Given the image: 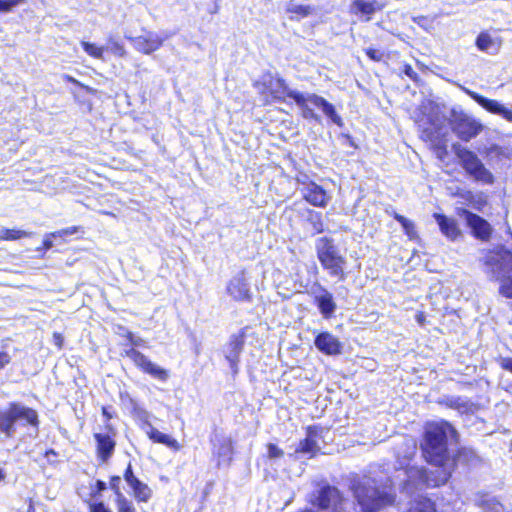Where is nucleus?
Instances as JSON below:
<instances>
[{
	"instance_id": "obj_1",
	"label": "nucleus",
	"mask_w": 512,
	"mask_h": 512,
	"mask_svg": "<svg viewBox=\"0 0 512 512\" xmlns=\"http://www.w3.org/2000/svg\"><path fill=\"white\" fill-rule=\"evenodd\" d=\"M417 452V445L413 438L405 437L401 443L395 447V455L399 467L404 470L405 479L402 489L408 495H413L416 491H421L427 487H437L445 484L450 478V472L446 468H435L427 471L422 467L412 466L410 460Z\"/></svg>"
},
{
	"instance_id": "obj_2",
	"label": "nucleus",
	"mask_w": 512,
	"mask_h": 512,
	"mask_svg": "<svg viewBox=\"0 0 512 512\" xmlns=\"http://www.w3.org/2000/svg\"><path fill=\"white\" fill-rule=\"evenodd\" d=\"M350 488L363 512H378L395 500L390 485L368 475L354 477Z\"/></svg>"
},
{
	"instance_id": "obj_3",
	"label": "nucleus",
	"mask_w": 512,
	"mask_h": 512,
	"mask_svg": "<svg viewBox=\"0 0 512 512\" xmlns=\"http://www.w3.org/2000/svg\"><path fill=\"white\" fill-rule=\"evenodd\" d=\"M455 433L453 426L445 421L426 426L422 450L426 460L436 468H444L448 459L447 439L449 435Z\"/></svg>"
},
{
	"instance_id": "obj_4",
	"label": "nucleus",
	"mask_w": 512,
	"mask_h": 512,
	"mask_svg": "<svg viewBox=\"0 0 512 512\" xmlns=\"http://www.w3.org/2000/svg\"><path fill=\"white\" fill-rule=\"evenodd\" d=\"M317 258L322 267L328 271L332 277H337L339 281L346 279L344 267L345 257L341 254L334 240L328 237H320L315 242Z\"/></svg>"
},
{
	"instance_id": "obj_5",
	"label": "nucleus",
	"mask_w": 512,
	"mask_h": 512,
	"mask_svg": "<svg viewBox=\"0 0 512 512\" xmlns=\"http://www.w3.org/2000/svg\"><path fill=\"white\" fill-rule=\"evenodd\" d=\"M486 272L500 282L501 295L512 298V253L499 251L487 257Z\"/></svg>"
},
{
	"instance_id": "obj_6",
	"label": "nucleus",
	"mask_w": 512,
	"mask_h": 512,
	"mask_svg": "<svg viewBox=\"0 0 512 512\" xmlns=\"http://www.w3.org/2000/svg\"><path fill=\"white\" fill-rule=\"evenodd\" d=\"M17 421H25L34 427L38 426V414L32 408L17 402L9 403L5 409H0V433L12 438L16 432Z\"/></svg>"
},
{
	"instance_id": "obj_7",
	"label": "nucleus",
	"mask_w": 512,
	"mask_h": 512,
	"mask_svg": "<svg viewBox=\"0 0 512 512\" xmlns=\"http://www.w3.org/2000/svg\"><path fill=\"white\" fill-rule=\"evenodd\" d=\"M452 148L461 166L470 177L484 184H492L494 182L493 174L484 166L474 152L461 146L459 143L453 144Z\"/></svg>"
},
{
	"instance_id": "obj_8",
	"label": "nucleus",
	"mask_w": 512,
	"mask_h": 512,
	"mask_svg": "<svg viewBox=\"0 0 512 512\" xmlns=\"http://www.w3.org/2000/svg\"><path fill=\"white\" fill-rule=\"evenodd\" d=\"M449 125L453 133L462 141L468 142L477 137L483 130V124L462 110L452 109Z\"/></svg>"
},
{
	"instance_id": "obj_9",
	"label": "nucleus",
	"mask_w": 512,
	"mask_h": 512,
	"mask_svg": "<svg viewBox=\"0 0 512 512\" xmlns=\"http://www.w3.org/2000/svg\"><path fill=\"white\" fill-rule=\"evenodd\" d=\"M172 36L173 33L167 31L158 34L154 31L144 30L143 35L136 37L125 35V38L130 41L136 51L150 55L160 49L164 41Z\"/></svg>"
},
{
	"instance_id": "obj_10",
	"label": "nucleus",
	"mask_w": 512,
	"mask_h": 512,
	"mask_svg": "<svg viewBox=\"0 0 512 512\" xmlns=\"http://www.w3.org/2000/svg\"><path fill=\"white\" fill-rule=\"evenodd\" d=\"M274 98H280V94H286L289 98L293 99L296 105L302 110V116L308 120L320 121V116L309 106L308 93L303 94L296 90L289 89L284 80H276V88L271 90Z\"/></svg>"
},
{
	"instance_id": "obj_11",
	"label": "nucleus",
	"mask_w": 512,
	"mask_h": 512,
	"mask_svg": "<svg viewBox=\"0 0 512 512\" xmlns=\"http://www.w3.org/2000/svg\"><path fill=\"white\" fill-rule=\"evenodd\" d=\"M457 214L466 221L476 238L483 241L490 238L492 227L484 218L464 208L458 209Z\"/></svg>"
},
{
	"instance_id": "obj_12",
	"label": "nucleus",
	"mask_w": 512,
	"mask_h": 512,
	"mask_svg": "<svg viewBox=\"0 0 512 512\" xmlns=\"http://www.w3.org/2000/svg\"><path fill=\"white\" fill-rule=\"evenodd\" d=\"M465 92L488 112L500 115L505 120L512 123V110L508 109L497 100L488 99L469 89H465Z\"/></svg>"
},
{
	"instance_id": "obj_13",
	"label": "nucleus",
	"mask_w": 512,
	"mask_h": 512,
	"mask_svg": "<svg viewBox=\"0 0 512 512\" xmlns=\"http://www.w3.org/2000/svg\"><path fill=\"white\" fill-rule=\"evenodd\" d=\"M106 428L108 430L106 433L94 434L97 443V454L102 462H106L112 456L116 445L114 430L109 425Z\"/></svg>"
},
{
	"instance_id": "obj_14",
	"label": "nucleus",
	"mask_w": 512,
	"mask_h": 512,
	"mask_svg": "<svg viewBox=\"0 0 512 512\" xmlns=\"http://www.w3.org/2000/svg\"><path fill=\"white\" fill-rule=\"evenodd\" d=\"M228 294L235 300L244 301L250 298L249 283L245 277L244 271L236 274L227 285Z\"/></svg>"
},
{
	"instance_id": "obj_15",
	"label": "nucleus",
	"mask_w": 512,
	"mask_h": 512,
	"mask_svg": "<svg viewBox=\"0 0 512 512\" xmlns=\"http://www.w3.org/2000/svg\"><path fill=\"white\" fill-rule=\"evenodd\" d=\"M299 190L303 198L316 207H325L331 199L327 192L315 182L306 187H300Z\"/></svg>"
},
{
	"instance_id": "obj_16",
	"label": "nucleus",
	"mask_w": 512,
	"mask_h": 512,
	"mask_svg": "<svg viewBox=\"0 0 512 512\" xmlns=\"http://www.w3.org/2000/svg\"><path fill=\"white\" fill-rule=\"evenodd\" d=\"M314 344L316 348L326 355H339L342 351V344L337 337L329 332L319 333Z\"/></svg>"
},
{
	"instance_id": "obj_17",
	"label": "nucleus",
	"mask_w": 512,
	"mask_h": 512,
	"mask_svg": "<svg viewBox=\"0 0 512 512\" xmlns=\"http://www.w3.org/2000/svg\"><path fill=\"white\" fill-rule=\"evenodd\" d=\"M382 8L377 0H354L350 5V12L364 21H370L372 15Z\"/></svg>"
},
{
	"instance_id": "obj_18",
	"label": "nucleus",
	"mask_w": 512,
	"mask_h": 512,
	"mask_svg": "<svg viewBox=\"0 0 512 512\" xmlns=\"http://www.w3.org/2000/svg\"><path fill=\"white\" fill-rule=\"evenodd\" d=\"M319 438L318 430L314 427H309L306 438L300 441L295 453H301L309 458L313 457L320 450Z\"/></svg>"
},
{
	"instance_id": "obj_19",
	"label": "nucleus",
	"mask_w": 512,
	"mask_h": 512,
	"mask_svg": "<svg viewBox=\"0 0 512 512\" xmlns=\"http://www.w3.org/2000/svg\"><path fill=\"white\" fill-rule=\"evenodd\" d=\"M244 346V339L241 335H232L226 347L225 357L234 373L238 370L239 356Z\"/></svg>"
},
{
	"instance_id": "obj_20",
	"label": "nucleus",
	"mask_w": 512,
	"mask_h": 512,
	"mask_svg": "<svg viewBox=\"0 0 512 512\" xmlns=\"http://www.w3.org/2000/svg\"><path fill=\"white\" fill-rule=\"evenodd\" d=\"M341 502V494L339 490L332 486H325L320 489L316 498V504L321 509L337 507Z\"/></svg>"
},
{
	"instance_id": "obj_21",
	"label": "nucleus",
	"mask_w": 512,
	"mask_h": 512,
	"mask_svg": "<svg viewBox=\"0 0 512 512\" xmlns=\"http://www.w3.org/2000/svg\"><path fill=\"white\" fill-rule=\"evenodd\" d=\"M315 301L321 314L325 318H330L336 310V303L333 300L332 294L323 286L318 287Z\"/></svg>"
},
{
	"instance_id": "obj_22",
	"label": "nucleus",
	"mask_w": 512,
	"mask_h": 512,
	"mask_svg": "<svg viewBox=\"0 0 512 512\" xmlns=\"http://www.w3.org/2000/svg\"><path fill=\"white\" fill-rule=\"evenodd\" d=\"M434 218L438 223L441 232L450 240H455L460 235V230L454 219L443 214H434Z\"/></svg>"
},
{
	"instance_id": "obj_23",
	"label": "nucleus",
	"mask_w": 512,
	"mask_h": 512,
	"mask_svg": "<svg viewBox=\"0 0 512 512\" xmlns=\"http://www.w3.org/2000/svg\"><path fill=\"white\" fill-rule=\"evenodd\" d=\"M476 46L483 52L496 54L500 49L501 42L488 33H480L476 39Z\"/></svg>"
},
{
	"instance_id": "obj_24",
	"label": "nucleus",
	"mask_w": 512,
	"mask_h": 512,
	"mask_svg": "<svg viewBox=\"0 0 512 512\" xmlns=\"http://www.w3.org/2000/svg\"><path fill=\"white\" fill-rule=\"evenodd\" d=\"M149 427H150V429L147 433L151 440H153L156 443L163 444V445L173 449L174 451H179L181 449V445L179 444V442L176 439L172 438L171 436H169L167 434L160 432L158 429L151 426L150 424H149Z\"/></svg>"
},
{
	"instance_id": "obj_25",
	"label": "nucleus",
	"mask_w": 512,
	"mask_h": 512,
	"mask_svg": "<svg viewBox=\"0 0 512 512\" xmlns=\"http://www.w3.org/2000/svg\"><path fill=\"white\" fill-rule=\"evenodd\" d=\"M409 504L407 512H436L434 503L422 495L415 497Z\"/></svg>"
},
{
	"instance_id": "obj_26",
	"label": "nucleus",
	"mask_w": 512,
	"mask_h": 512,
	"mask_svg": "<svg viewBox=\"0 0 512 512\" xmlns=\"http://www.w3.org/2000/svg\"><path fill=\"white\" fill-rule=\"evenodd\" d=\"M126 355L135 363L136 366L140 367L148 374L155 365V363L151 362L144 354L134 348L127 350Z\"/></svg>"
},
{
	"instance_id": "obj_27",
	"label": "nucleus",
	"mask_w": 512,
	"mask_h": 512,
	"mask_svg": "<svg viewBox=\"0 0 512 512\" xmlns=\"http://www.w3.org/2000/svg\"><path fill=\"white\" fill-rule=\"evenodd\" d=\"M446 404L452 409H456L461 413H468L473 411L474 404L466 397H450L447 399Z\"/></svg>"
},
{
	"instance_id": "obj_28",
	"label": "nucleus",
	"mask_w": 512,
	"mask_h": 512,
	"mask_svg": "<svg viewBox=\"0 0 512 512\" xmlns=\"http://www.w3.org/2000/svg\"><path fill=\"white\" fill-rule=\"evenodd\" d=\"M130 487L133 490L134 497L139 502H147L152 495L151 489L140 480H137Z\"/></svg>"
},
{
	"instance_id": "obj_29",
	"label": "nucleus",
	"mask_w": 512,
	"mask_h": 512,
	"mask_svg": "<svg viewBox=\"0 0 512 512\" xmlns=\"http://www.w3.org/2000/svg\"><path fill=\"white\" fill-rule=\"evenodd\" d=\"M31 234L24 230L2 228L0 230V241L17 240L23 237H30Z\"/></svg>"
},
{
	"instance_id": "obj_30",
	"label": "nucleus",
	"mask_w": 512,
	"mask_h": 512,
	"mask_svg": "<svg viewBox=\"0 0 512 512\" xmlns=\"http://www.w3.org/2000/svg\"><path fill=\"white\" fill-rule=\"evenodd\" d=\"M233 448L229 440H223L217 449L219 464L221 462L229 463L231 461Z\"/></svg>"
},
{
	"instance_id": "obj_31",
	"label": "nucleus",
	"mask_w": 512,
	"mask_h": 512,
	"mask_svg": "<svg viewBox=\"0 0 512 512\" xmlns=\"http://www.w3.org/2000/svg\"><path fill=\"white\" fill-rule=\"evenodd\" d=\"M286 11L288 13L298 15L299 18H304L312 13L313 8L309 5H300L294 2H290L287 5Z\"/></svg>"
},
{
	"instance_id": "obj_32",
	"label": "nucleus",
	"mask_w": 512,
	"mask_h": 512,
	"mask_svg": "<svg viewBox=\"0 0 512 512\" xmlns=\"http://www.w3.org/2000/svg\"><path fill=\"white\" fill-rule=\"evenodd\" d=\"M81 46L83 50L93 58L104 60L105 47H98L93 43L82 41Z\"/></svg>"
},
{
	"instance_id": "obj_33",
	"label": "nucleus",
	"mask_w": 512,
	"mask_h": 512,
	"mask_svg": "<svg viewBox=\"0 0 512 512\" xmlns=\"http://www.w3.org/2000/svg\"><path fill=\"white\" fill-rule=\"evenodd\" d=\"M309 224L311 225L313 231L315 234H319L323 232L324 225L321 218V213L309 210L308 212V218H307Z\"/></svg>"
},
{
	"instance_id": "obj_34",
	"label": "nucleus",
	"mask_w": 512,
	"mask_h": 512,
	"mask_svg": "<svg viewBox=\"0 0 512 512\" xmlns=\"http://www.w3.org/2000/svg\"><path fill=\"white\" fill-rule=\"evenodd\" d=\"M105 50L110 51L112 54L118 57L126 56V50L124 46L118 41H116L113 37H109L107 39V45L105 47Z\"/></svg>"
},
{
	"instance_id": "obj_35",
	"label": "nucleus",
	"mask_w": 512,
	"mask_h": 512,
	"mask_svg": "<svg viewBox=\"0 0 512 512\" xmlns=\"http://www.w3.org/2000/svg\"><path fill=\"white\" fill-rule=\"evenodd\" d=\"M323 112V114L329 118L334 124H336L337 126L339 127H342L343 126V120L342 118L338 115V113L336 112L335 110V107L333 104H331L330 102H328L326 104V106H324L323 110H321Z\"/></svg>"
},
{
	"instance_id": "obj_36",
	"label": "nucleus",
	"mask_w": 512,
	"mask_h": 512,
	"mask_svg": "<svg viewBox=\"0 0 512 512\" xmlns=\"http://www.w3.org/2000/svg\"><path fill=\"white\" fill-rule=\"evenodd\" d=\"M323 112V114L329 118L334 124H336L337 126L339 127H342L343 126V120L342 118L338 115V113L336 112L335 110V107L333 104H331L330 102H328L326 104V106H324L323 110H321Z\"/></svg>"
},
{
	"instance_id": "obj_37",
	"label": "nucleus",
	"mask_w": 512,
	"mask_h": 512,
	"mask_svg": "<svg viewBox=\"0 0 512 512\" xmlns=\"http://www.w3.org/2000/svg\"><path fill=\"white\" fill-rule=\"evenodd\" d=\"M116 504L118 512H136L133 503L125 496H121L120 499H117Z\"/></svg>"
},
{
	"instance_id": "obj_38",
	"label": "nucleus",
	"mask_w": 512,
	"mask_h": 512,
	"mask_svg": "<svg viewBox=\"0 0 512 512\" xmlns=\"http://www.w3.org/2000/svg\"><path fill=\"white\" fill-rule=\"evenodd\" d=\"M26 0H0V12L7 13L20 4H23Z\"/></svg>"
},
{
	"instance_id": "obj_39",
	"label": "nucleus",
	"mask_w": 512,
	"mask_h": 512,
	"mask_svg": "<svg viewBox=\"0 0 512 512\" xmlns=\"http://www.w3.org/2000/svg\"><path fill=\"white\" fill-rule=\"evenodd\" d=\"M307 99L309 100L310 104L314 105L320 110H323L324 106H326L328 103L326 99L314 93H308Z\"/></svg>"
},
{
	"instance_id": "obj_40",
	"label": "nucleus",
	"mask_w": 512,
	"mask_h": 512,
	"mask_svg": "<svg viewBox=\"0 0 512 512\" xmlns=\"http://www.w3.org/2000/svg\"><path fill=\"white\" fill-rule=\"evenodd\" d=\"M149 374L152 377L159 379L161 381H166L169 376L167 370L161 368L160 366H158L156 364L154 365V367L152 368V370L150 371Z\"/></svg>"
},
{
	"instance_id": "obj_41",
	"label": "nucleus",
	"mask_w": 512,
	"mask_h": 512,
	"mask_svg": "<svg viewBox=\"0 0 512 512\" xmlns=\"http://www.w3.org/2000/svg\"><path fill=\"white\" fill-rule=\"evenodd\" d=\"M402 228L410 239H415L417 237L414 223L409 219L402 225Z\"/></svg>"
},
{
	"instance_id": "obj_42",
	"label": "nucleus",
	"mask_w": 512,
	"mask_h": 512,
	"mask_svg": "<svg viewBox=\"0 0 512 512\" xmlns=\"http://www.w3.org/2000/svg\"><path fill=\"white\" fill-rule=\"evenodd\" d=\"M366 52V55L373 61H381L384 57V53L380 50H376V49H373V48H367L365 50Z\"/></svg>"
},
{
	"instance_id": "obj_43",
	"label": "nucleus",
	"mask_w": 512,
	"mask_h": 512,
	"mask_svg": "<svg viewBox=\"0 0 512 512\" xmlns=\"http://www.w3.org/2000/svg\"><path fill=\"white\" fill-rule=\"evenodd\" d=\"M283 451L275 444L268 445V457L271 459L280 458L283 456Z\"/></svg>"
},
{
	"instance_id": "obj_44",
	"label": "nucleus",
	"mask_w": 512,
	"mask_h": 512,
	"mask_svg": "<svg viewBox=\"0 0 512 512\" xmlns=\"http://www.w3.org/2000/svg\"><path fill=\"white\" fill-rule=\"evenodd\" d=\"M121 482V478L119 476H114L111 478L110 487L117 495V499H120L121 496H124L119 488V484Z\"/></svg>"
},
{
	"instance_id": "obj_45",
	"label": "nucleus",
	"mask_w": 512,
	"mask_h": 512,
	"mask_svg": "<svg viewBox=\"0 0 512 512\" xmlns=\"http://www.w3.org/2000/svg\"><path fill=\"white\" fill-rule=\"evenodd\" d=\"M124 479L129 486L132 485L133 483H135L137 480H139L137 477L134 476L131 464L128 465V467L124 473Z\"/></svg>"
},
{
	"instance_id": "obj_46",
	"label": "nucleus",
	"mask_w": 512,
	"mask_h": 512,
	"mask_svg": "<svg viewBox=\"0 0 512 512\" xmlns=\"http://www.w3.org/2000/svg\"><path fill=\"white\" fill-rule=\"evenodd\" d=\"M78 227L76 226H73V227H69V228H66V229H62L60 231H57V232H54L51 234V236L53 237H62V236H66V235H72L74 233H76L78 231Z\"/></svg>"
},
{
	"instance_id": "obj_47",
	"label": "nucleus",
	"mask_w": 512,
	"mask_h": 512,
	"mask_svg": "<svg viewBox=\"0 0 512 512\" xmlns=\"http://www.w3.org/2000/svg\"><path fill=\"white\" fill-rule=\"evenodd\" d=\"M90 512H111L103 502L90 504Z\"/></svg>"
},
{
	"instance_id": "obj_48",
	"label": "nucleus",
	"mask_w": 512,
	"mask_h": 512,
	"mask_svg": "<svg viewBox=\"0 0 512 512\" xmlns=\"http://www.w3.org/2000/svg\"><path fill=\"white\" fill-rule=\"evenodd\" d=\"M296 181L301 187H306L308 184H313L314 182L309 179V176L306 174H299L296 177Z\"/></svg>"
},
{
	"instance_id": "obj_49",
	"label": "nucleus",
	"mask_w": 512,
	"mask_h": 512,
	"mask_svg": "<svg viewBox=\"0 0 512 512\" xmlns=\"http://www.w3.org/2000/svg\"><path fill=\"white\" fill-rule=\"evenodd\" d=\"M500 366L512 373V357H503L500 359Z\"/></svg>"
},
{
	"instance_id": "obj_50",
	"label": "nucleus",
	"mask_w": 512,
	"mask_h": 512,
	"mask_svg": "<svg viewBox=\"0 0 512 512\" xmlns=\"http://www.w3.org/2000/svg\"><path fill=\"white\" fill-rule=\"evenodd\" d=\"M11 361V356L7 352H0V370L8 365Z\"/></svg>"
},
{
	"instance_id": "obj_51",
	"label": "nucleus",
	"mask_w": 512,
	"mask_h": 512,
	"mask_svg": "<svg viewBox=\"0 0 512 512\" xmlns=\"http://www.w3.org/2000/svg\"><path fill=\"white\" fill-rule=\"evenodd\" d=\"M63 342H64V338L62 336V334L58 333V332H54L53 333V343L59 348L61 349L62 346H63Z\"/></svg>"
},
{
	"instance_id": "obj_52",
	"label": "nucleus",
	"mask_w": 512,
	"mask_h": 512,
	"mask_svg": "<svg viewBox=\"0 0 512 512\" xmlns=\"http://www.w3.org/2000/svg\"><path fill=\"white\" fill-rule=\"evenodd\" d=\"M404 73L411 79H416L417 73L413 70L410 65H405Z\"/></svg>"
},
{
	"instance_id": "obj_53",
	"label": "nucleus",
	"mask_w": 512,
	"mask_h": 512,
	"mask_svg": "<svg viewBox=\"0 0 512 512\" xmlns=\"http://www.w3.org/2000/svg\"><path fill=\"white\" fill-rule=\"evenodd\" d=\"M137 415L140 419L144 420V421H147L148 420V417H149V414L146 410H143V409H139L137 410Z\"/></svg>"
},
{
	"instance_id": "obj_54",
	"label": "nucleus",
	"mask_w": 512,
	"mask_h": 512,
	"mask_svg": "<svg viewBox=\"0 0 512 512\" xmlns=\"http://www.w3.org/2000/svg\"><path fill=\"white\" fill-rule=\"evenodd\" d=\"M53 247V242L49 237H46L43 241V248L48 250Z\"/></svg>"
},
{
	"instance_id": "obj_55",
	"label": "nucleus",
	"mask_w": 512,
	"mask_h": 512,
	"mask_svg": "<svg viewBox=\"0 0 512 512\" xmlns=\"http://www.w3.org/2000/svg\"><path fill=\"white\" fill-rule=\"evenodd\" d=\"M96 486H97V490H98L99 492L104 491V490L106 489V483H105V482H103V481H101V480H98V481L96 482Z\"/></svg>"
},
{
	"instance_id": "obj_56",
	"label": "nucleus",
	"mask_w": 512,
	"mask_h": 512,
	"mask_svg": "<svg viewBox=\"0 0 512 512\" xmlns=\"http://www.w3.org/2000/svg\"><path fill=\"white\" fill-rule=\"evenodd\" d=\"M394 218L401 224V226L408 220L406 217L399 214H395Z\"/></svg>"
},
{
	"instance_id": "obj_57",
	"label": "nucleus",
	"mask_w": 512,
	"mask_h": 512,
	"mask_svg": "<svg viewBox=\"0 0 512 512\" xmlns=\"http://www.w3.org/2000/svg\"><path fill=\"white\" fill-rule=\"evenodd\" d=\"M102 414H103V416H105L107 418V420H109L112 417L111 414L108 412V409L106 407L102 408Z\"/></svg>"
},
{
	"instance_id": "obj_58",
	"label": "nucleus",
	"mask_w": 512,
	"mask_h": 512,
	"mask_svg": "<svg viewBox=\"0 0 512 512\" xmlns=\"http://www.w3.org/2000/svg\"><path fill=\"white\" fill-rule=\"evenodd\" d=\"M447 151H446V148L443 146V147H439L438 148V155L440 158H442V154H446Z\"/></svg>"
},
{
	"instance_id": "obj_59",
	"label": "nucleus",
	"mask_w": 512,
	"mask_h": 512,
	"mask_svg": "<svg viewBox=\"0 0 512 512\" xmlns=\"http://www.w3.org/2000/svg\"><path fill=\"white\" fill-rule=\"evenodd\" d=\"M130 341H131V343H132V344H134V345H139V340L134 339V338H133V336H132L131 334H130Z\"/></svg>"
},
{
	"instance_id": "obj_60",
	"label": "nucleus",
	"mask_w": 512,
	"mask_h": 512,
	"mask_svg": "<svg viewBox=\"0 0 512 512\" xmlns=\"http://www.w3.org/2000/svg\"><path fill=\"white\" fill-rule=\"evenodd\" d=\"M5 478V473L0 469V481Z\"/></svg>"
},
{
	"instance_id": "obj_61",
	"label": "nucleus",
	"mask_w": 512,
	"mask_h": 512,
	"mask_svg": "<svg viewBox=\"0 0 512 512\" xmlns=\"http://www.w3.org/2000/svg\"><path fill=\"white\" fill-rule=\"evenodd\" d=\"M50 454L55 455L54 450H49L46 452V457H48Z\"/></svg>"
},
{
	"instance_id": "obj_62",
	"label": "nucleus",
	"mask_w": 512,
	"mask_h": 512,
	"mask_svg": "<svg viewBox=\"0 0 512 512\" xmlns=\"http://www.w3.org/2000/svg\"><path fill=\"white\" fill-rule=\"evenodd\" d=\"M66 78L71 82H75V80L71 76H66Z\"/></svg>"
}]
</instances>
